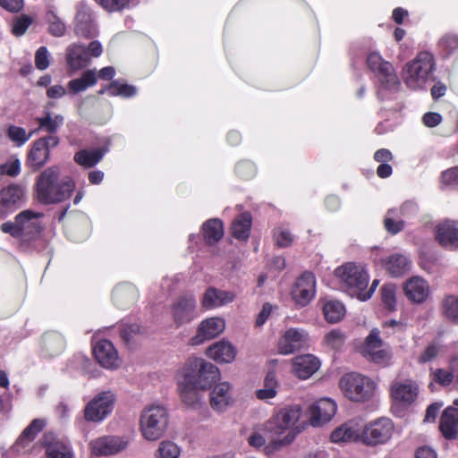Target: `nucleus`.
<instances>
[{"label":"nucleus","instance_id":"c756f323","mask_svg":"<svg viewBox=\"0 0 458 458\" xmlns=\"http://www.w3.org/2000/svg\"><path fill=\"white\" fill-rule=\"evenodd\" d=\"M406 297L415 303H422L429 294V285L420 276H413L406 281L403 286Z\"/></svg>","mask_w":458,"mask_h":458},{"label":"nucleus","instance_id":"c85d7f7f","mask_svg":"<svg viewBox=\"0 0 458 458\" xmlns=\"http://www.w3.org/2000/svg\"><path fill=\"white\" fill-rule=\"evenodd\" d=\"M191 376L182 377L178 380V389L181 399L189 407L197 408L202 399L201 389L192 384Z\"/></svg>","mask_w":458,"mask_h":458},{"label":"nucleus","instance_id":"6ab92c4d","mask_svg":"<svg viewBox=\"0 0 458 458\" xmlns=\"http://www.w3.org/2000/svg\"><path fill=\"white\" fill-rule=\"evenodd\" d=\"M316 294V279L312 273L304 272L294 284L292 297L301 307L308 305Z\"/></svg>","mask_w":458,"mask_h":458},{"label":"nucleus","instance_id":"393cba45","mask_svg":"<svg viewBox=\"0 0 458 458\" xmlns=\"http://www.w3.org/2000/svg\"><path fill=\"white\" fill-rule=\"evenodd\" d=\"M306 331L298 328L288 329L278 342L280 353L287 355L301 349L307 342Z\"/></svg>","mask_w":458,"mask_h":458},{"label":"nucleus","instance_id":"4d7b16f0","mask_svg":"<svg viewBox=\"0 0 458 458\" xmlns=\"http://www.w3.org/2000/svg\"><path fill=\"white\" fill-rule=\"evenodd\" d=\"M274 240L278 247L285 248L293 243V236L287 229L278 227L274 230Z\"/></svg>","mask_w":458,"mask_h":458},{"label":"nucleus","instance_id":"f3484780","mask_svg":"<svg viewBox=\"0 0 458 458\" xmlns=\"http://www.w3.org/2000/svg\"><path fill=\"white\" fill-rule=\"evenodd\" d=\"M419 386L410 378H396L391 386V397L402 406L411 404L418 396Z\"/></svg>","mask_w":458,"mask_h":458},{"label":"nucleus","instance_id":"a878e982","mask_svg":"<svg viewBox=\"0 0 458 458\" xmlns=\"http://www.w3.org/2000/svg\"><path fill=\"white\" fill-rule=\"evenodd\" d=\"M438 243L450 250L458 248V221L445 220L436 227Z\"/></svg>","mask_w":458,"mask_h":458},{"label":"nucleus","instance_id":"dca6fc26","mask_svg":"<svg viewBox=\"0 0 458 458\" xmlns=\"http://www.w3.org/2000/svg\"><path fill=\"white\" fill-rule=\"evenodd\" d=\"M129 438L122 436H104L91 440V452L98 456H109L127 449Z\"/></svg>","mask_w":458,"mask_h":458},{"label":"nucleus","instance_id":"774afa93","mask_svg":"<svg viewBox=\"0 0 458 458\" xmlns=\"http://www.w3.org/2000/svg\"><path fill=\"white\" fill-rule=\"evenodd\" d=\"M441 47L448 53L458 49V36L446 35L440 41Z\"/></svg>","mask_w":458,"mask_h":458},{"label":"nucleus","instance_id":"603ef678","mask_svg":"<svg viewBox=\"0 0 458 458\" xmlns=\"http://www.w3.org/2000/svg\"><path fill=\"white\" fill-rule=\"evenodd\" d=\"M382 301L389 310H395L396 307V286L394 284H386L381 288Z\"/></svg>","mask_w":458,"mask_h":458},{"label":"nucleus","instance_id":"f8f14e48","mask_svg":"<svg viewBox=\"0 0 458 458\" xmlns=\"http://www.w3.org/2000/svg\"><path fill=\"white\" fill-rule=\"evenodd\" d=\"M60 143L58 136H44L35 140L27 156V165L34 171L39 170L50 158V150Z\"/></svg>","mask_w":458,"mask_h":458},{"label":"nucleus","instance_id":"f03ea898","mask_svg":"<svg viewBox=\"0 0 458 458\" xmlns=\"http://www.w3.org/2000/svg\"><path fill=\"white\" fill-rule=\"evenodd\" d=\"M61 175V168L52 165L45 169L37 178V198L40 203L49 205L63 202L69 199L75 189L74 181Z\"/></svg>","mask_w":458,"mask_h":458},{"label":"nucleus","instance_id":"bb28decb","mask_svg":"<svg viewBox=\"0 0 458 458\" xmlns=\"http://www.w3.org/2000/svg\"><path fill=\"white\" fill-rule=\"evenodd\" d=\"M44 426V420L39 419L33 420L13 445L12 450L18 454L28 453V447L33 442L36 436L43 429Z\"/></svg>","mask_w":458,"mask_h":458},{"label":"nucleus","instance_id":"9b49d317","mask_svg":"<svg viewBox=\"0 0 458 458\" xmlns=\"http://www.w3.org/2000/svg\"><path fill=\"white\" fill-rule=\"evenodd\" d=\"M367 64L369 68L377 75L383 88L395 90L400 86L399 79L393 65L384 60L378 53H370L368 55Z\"/></svg>","mask_w":458,"mask_h":458},{"label":"nucleus","instance_id":"49530a36","mask_svg":"<svg viewBox=\"0 0 458 458\" xmlns=\"http://www.w3.org/2000/svg\"><path fill=\"white\" fill-rule=\"evenodd\" d=\"M430 377L431 379L439 384L442 386H448L453 382L455 383L456 379V371L450 369V363L448 364V369H430Z\"/></svg>","mask_w":458,"mask_h":458},{"label":"nucleus","instance_id":"6e6552de","mask_svg":"<svg viewBox=\"0 0 458 458\" xmlns=\"http://www.w3.org/2000/svg\"><path fill=\"white\" fill-rule=\"evenodd\" d=\"M188 376L192 377V384L205 390L219 379L220 372L216 365L202 359H194L185 368L183 377Z\"/></svg>","mask_w":458,"mask_h":458},{"label":"nucleus","instance_id":"79ce46f5","mask_svg":"<svg viewBox=\"0 0 458 458\" xmlns=\"http://www.w3.org/2000/svg\"><path fill=\"white\" fill-rule=\"evenodd\" d=\"M104 155L105 152L101 148L82 149L75 153L73 159L79 165L91 168L102 160Z\"/></svg>","mask_w":458,"mask_h":458},{"label":"nucleus","instance_id":"a19ab883","mask_svg":"<svg viewBox=\"0 0 458 458\" xmlns=\"http://www.w3.org/2000/svg\"><path fill=\"white\" fill-rule=\"evenodd\" d=\"M113 300L117 306L125 308L137 300V291L131 284H120L113 292Z\"/></svg>","mask_w":458,"mask_h":458},{"label":"nucleus","instance_id":"052dcab7","mask_svg":"<svg viewBox=\"0 0 458 458\" xmlns=\"http://www.w3.org/2000/svg\"><path fill=\"white\" fill-rule=\"evenodd\" d=\"M50 55L46 47H40L35 53V66L40 71H44L49 66Z\"/></svg>","mask_w":458,"mask_h":458},{"label":"nucleus","instance_id":"8fccbe9b","mask_svg":"<svg viewBox=\"0 0 458 458\" xmlns=\"http://www.w3.org/2000/svg\"><path fill=\"white\" fill-rule=\"evenodd\" d=\"M443 350L442 344L437 341H433L427 344L421 353L418 356V362L425 364L435 360Z\"/></svg>","mask_w":458,"mask_h":458},{"label":"nucleus","instance_id":"7ed1b4c3","mask_svg":"<svg viewBox=\"0 0 458 458\" xmlns=\"http://www.w3.org/2000/svg\"><path fill=\"white\" fill-rule=\"evenodd\" d=\"M42 217V213L26 209L15 216L14 222L2 224L1 230L23 242L36 241L41 232Z\"/></svg>","mask_w":458,"mask_h":458},{"label":"nucleus","instance_id":"e2e57ef3","mask_svg":"<svg viewBox=\"0 0 458 458\" xmlns=\"http://www.w3.org/2000/svg\"><path fill=\"white\" fill-rule=\"evenodd\" d=\"M21 173V162L14 159L0 165V174H6L12 177L17 176Z\"/></svg>","mask_w":458,"mask_h":458},{"label":"nucleus","instance_id":"72a5a7b5","mask_svg":"<svg viewBox=\"0 0 458 458\" xmlns=\"http://www.w3.org/2000/svg\"><path fill=\"white\" fill-rule=\"evenodd\" d=\"M235 295L232 292L218 290L209 287L204 293L201 304L207 309H214L232 302Z\"/></svg>","mask_w":458,"mask_h":458},{"label":"nucleus","instance_id":"20e7f679","mask_svg":"<svg viewBox=\"0 0 458 458\" xmlns=\"http://www.w3.org/2000/svg\"><path fill=\"white\" fill-rule=\"evenodd\" d=\"M169 424L167 409L161 404L152 403L144 407L140 418V429L145 439L156 441L165 433Z\"/></svg>","mask_w":458,"mask_h":458},{"label":"nucleus","instance_id":"680f3d73","mask_svg":"<svg viewBox=\"0 0 458 458\" xmlns=\"http://www.w3.org/2000/svg\"><path fill=\"white\" fill-rule=\"evenodd\" d=\"M324 341L328 347L337 349L344 344V336L340 331L332 330L325 335Z\"/></svg>","mask_w":458,"mask_h":458},{"label":"nucleus","instance_id":"4468645a","mask_svg":"<svg viewBox=\"0 0 458 458\" xmlns=\"http://www.w3.org/2000/svg\"><path fill=\"white\" fill-rule=\"evenodd\" d=\"M46 451V458H72L73 452L70 441L54 432H47L40 439Z\"/></svg>","mask_w":458,"mask_h":458},{"label":"nucleus","instance_id":"6e6d98bb","mask_svg":"<svg viewBox=\"0 0 458 458\" xmlns=\"http://www.w3.org/2000/svg\"><path fill=\"white\" fill-rule=\"evenodd\" d=\"M7 135L12 141L15 142L18 146H21L29 140L32 132L27 134L23 128L11 125L7 130Z\"/></svg>","mask_w":458,"mask_h":458},{"label":"nucleus","instance_id":"5701e85b","mask_svg":"<svg viewBox=\"0 0 458 458\" xmlns=\"http://www.w3.org/2000/svg\"><path fill=\"white\" fill-rule=\"evenodd\" d=\"M209 403L214 411H225L233 403L231 385L228 382L216 384L210 392Z\"/></svg>","mask_w":458,"mask_h":458},{"label":"nucleus","instance_id":"58836bf2","mask_svg":"<svg viewBox=\"0 0 458 458\" xmlns=\"http://www.w3.org/2000/svg\"><path fill=\"white\" fill-rule=\"evenodd\" d=\"M321 302L323 314L327 322L336 323L344 317L345 308L339 301L324 299Z\"/></svg>","mask_w":458,"mask_h":458},{"label":"nucleus","instance_id":"1a4fd4ad","mask_svg":"<svg viewBox=\"0 0 458 458\" xmlns=\"http://www.w3.org/2000/svg\"><path fill=\"white\" fill-rule=\"evenodd\" d=\"M394 430L393 421L382 417L361 426V443L369 446H376L387 443Z\"/></svg>","mask_w":458,"mask_h":458},{"label":"nucleus","instance_id":"b1692460","mask_svg":"<svg viewBox=\"0 0 458 458\" xmlns=\"http://www.w3.org/2000/svg\"><path fill=\"white\" fill-rule=\"evenodd\" d=\"M93 352L96 360L102 367L109 369L119 367L120 360L117 352L110 341H98L94 346Z\"/></svg>","mask_w":458,"mask_h":458},{"label":"nucleus","instance_id":"2eb2a0df","mask_svg":"<svg viewBox=\"0 0 458 458\" xmlns=\"http://www.w3.org/2000/svg\"><path fill=\"white\" fill-rule=\"evenodd\" d=\"M383 342L379 337V330L373 328L365 339L361 353L368 360L380 365H386L391 359L388 350L383 349Z\"/></svg>","mask_w":458,"mask_h":458},{"label":"nucleus","instance_id":"423d86ee","mask_svg":"<svg viewBox=\"0 0 458 458\" xmlns=\"http://www.w3.org/2000/svg\"><path fill=\"white\" fill-rule=\"evenodd\" d=\"M335 276L340 280L342 287L351 295L357 296L369 284V276L360 264L347 262L335 270Z\"/></svg>","mask_w":458,"mask_h":458},{"label":"nucleus","instance_id":"bf43d9fd","mask_svg":"<svg viewBox=\"0 0 458 458\" xmlns=\"http://www.w3.org/2000/svg\"><path fill=\"white\" fill-rule=\"evenodd\" d=\"M31 23L32 19L28 15L22 14L13 21L12 31L17 37L22 36Z\"/></svg>","mask_w":458,"mask_h":458},{"label":"nucleus","instance_id":"13d9d810","mask_svg":"<svg viewBox=\"0 0 458 458\" xmlns=\"http://www.w3.org/2000/svg\"><path fill=\"white\" fill-rule=\"evenodd\" d=\"M109 13L120 12L129 5L130 0H95Z\"/></svg>","mask_w":458,"mask_h":458},{"label":"nucleus","instance_id":"412c9836","mask_svg":"<svg viewBox=\"0 0 458 458\" xmlns=\"http://www.w3.org/2000/svg\"><path fill=\"white\" fill-rule=\"evenodd\" d=\"M75 32L85 38H92L98 32L92 12L87 3L83 1L76 5Z\"/></svg>","mask_w":458,"mask_h":458},{"label":"nucleus","instance_id":"c03bdc74","mask_svg":"<svg viewBox=\"0 0 458 458\" xmlns=\"http://www.w3.org/2000/svg\"><path fill=\"white\" fill-rule=\"evenodd\" d=\"M251 226V216L249 213H242L236 217L232 225L233 235L238 240L248 239Z\"/></svg>","mask_w":458,"mask_h":458},{"label":"nucleus","instance_id":"473e14b6","mask_svg":"<svg viewBox=\"0 0 458 458\" xmlns=\"http://www.w3.org/2000/svg\"><path fill=\"white\" fill-rule=\"evenodd\" d=\"M319 367V360L311 354L301 355L293 360V372L301 379L312 376Z\"/></svg>","mask_w":458,"mask_h":458},{"label":"nucleus","instance_id":"69168bd1","mask_svg":"<svg viewBox=\"0 0 458 458\" xmlns=\"http://www.w3.org/2000/svg\"><path fill=\"white\" fill-rule=\"evenodd\" d=\"M139 334H141V327L137 324L124 325L121 329V336L127 343Z\"/></svg>","mask_w":458,"mask_h":458},{"label":"nucleus","instance_id":"aec40b11","mask_svg":"<svg viewBox=\"0 0 458 458\" xmlns=\"http://www.w3.org/2000/svg\"><path fill=\"white\" fill-rule=\"evenodd\" d=\"M225 327L224 319L209 318L203 320L198 327L196 335L191 338V345H199L205 341L211 340L219 335Z\"/></svg>","mask_w":458,"mask_h":458},{"label":"nucleus","instance_id":"ea45409f","mask_svg":"<svg viewBox=\"0 0 458 458\" xmlns=\"http://www.w3.org/2000/svg\"><path fill=\"white\" fill-rule=\"evenodd\" d=\"M98 81V75L95 70H87L80 78L68 82V89L74 94L85 91L88 88L94 86Z\"/></svg>","mask_w":458,"mask_h":458},{"label":"nucleus","instance_id":"a18cd8bd","mask_svg":"<svg viewBox=\"0 0 458 458\" xmlns=\"http://www.w3.org/2000/svg\"><path fill=\"white\" fill-rule=\"evenodd\" d=\"M277 380L274 372L267 373L264 386L256 391V396L259 400L272 399L276 395Z\"/></svg>","mask_w":458,"mask_h":458},{"label":"nucleus","instance_id":"7c9ffc66","mask_svg":"<svg viewBox=\"0 0 458 458\" xmlns=\"http://www.w3.org/2000/svg\"><path fill=\"white\" fill-rule=\"evenodd\" d=\"M206 354L217 362L230 363L235 359L236 349L230 342L223 339L210 345Z\"/></svg>","mask_w":458,"mask_h":458},{"label":"nucleus","instance_id":"f704fd0d","mask_svg":"<svg viewBox=\"0 0 458 458\" xmlns=\"http://www.w3.org/2000/svg\"><path fill=\"white\" fill-rule=\"evenodd\" d=\"M36 122L38 124L36 131H42L47 132V136H57V131L64 123V117L60 114H54L46 109L42 116L36 118Z\"/></svg>","mask_w":458,"mask_h":458},{"label":"nucleus","instance_id":"2f4dec72","mask_svg":"<svg viewBox=\"0 0 458 458\" xmlns=\"http://www.w3.org/2000/svg\"><path fill=\"white\" fill-rule=\"evenodd\" d=\"M65 58L68 67L72 71H78L86 67L89 62L86 47L80 44H72L67 47L65 51Z\"/></svg>","mask_w":458,"mask_h":458},{"label":"nucleus","instance_id":"4be33fe9","mask_svg":"<svg viewBox=\"0 0 458 458\" xmlns=\"http://www.w3.org/2000/svg\"><path fill=\"white\" fill-rule=\"evenodd\" d=\"M336 412V403L328 398L320 399L312 403L309 409V422L318 427L329 421Z\"/></svg>","mask_w":458,"mask_h":458},{"label":"nucleus","instance_id":"39448f33","mask_svg":"<svg viewBox=\"0 0 458 458\" xmlns=\"http://www.w3.org/2000/svg\"><path fill=\"white\" fill-rule=\"evenodd\" d=\"M435 69V60L431 53L420 52L403 70V80L411 89H423Z\"/></svg>","mask_w":458,"mask_h":458},{"label":"nucleus","instance_id":"864d4df0","mask_svg":"<svg viewBox=\"0 0 458 458\" xmlns=\"http://www.w3.org/2000/svg\"><path fill=\"white\" fill-rule=\"evenodd\" d=\"M137 89L134 86L122 84L118 81H113L107 86V94L110 96L132 97L136 94Z\"/></svg>","mask_w":458,"mask_h":458},{"label":"nucleus","instance_id":"f257e3e1","mask_svg":"<svg viewBox=\"0 0 458 458\" xmlns=\"http://www.w3.org/2000/svg\"><path fill=\"white\" fill-rule=\"evenodd\" d=\"M301 413L300 405L286 406L277 410L264 423V431L273 438L265 447L266 454L270 455L293 442L301 431L297 425Z\"/></svg>","mask_w":458,"mask_h":458},{"label":"nucleus","instance_id":"09e8293b","mask_svg":"<svg viewBox=\"0 0 458 458\" xmlns=\"http://www.w3.org/2000/svg\"><path fill=\"white\" fill-rule=\"evenodd\" d=\"M443 314L452 322L458 324V296L448 295L442 301Z\"/></svg>","mask_w":458,"mask_h":458},{"label":"nucleus","instance_id":"9d476101","mask_svg":"<svg viewBox=\"0 0 458 458\" xmlns=\"http://www.w3.org/2000/svg\"><path fill=\"white\" fill-rule=\"evenodd\" d=\"M115 394L112 391H103L96 394L85 406L84 419L88 422L99 423L113 411Z\"/></svg>","mask_w":458,"mask_h":458},{"label":"nucleus","instance_id":"3c124183","mask_svg":"<svg viewBox=\"0 0 458 458\" xmlns=\"http://www.w3.org/2000/svg\"><path fill=\"white\" fill-rule=\"evenodd\" d=\"M180 454L181 449L175 443L165 440L159 444L156 456L158 458H178Z\"/></svg>","mask_w":458,"mask_h":458},{"label":"nucleus","instance_id":"ddd939ff","mask_svg":"<svg viewBox=\"0 0 458 458\" xmlns=\"http://www.w3.org/2000/svg\"><path fill=\"white\" fill-rule=\"evenodd\" d=\"M171 315L176 327L191 323L199 317L196 298L191 294L177 298L171 306Z\"/></svg>","mask_w":458,"mask_h":458},{"label":"nucleus","instance_id":"338daca9","mask_svg":"<svg viewBox=\"0 0 458 458\" xmlns=\"http://www.w3.org/2000/svg\"><path fill=\"white\" fill-rule=\"evenodd\" d=\"M442 181L446 185L458 188V166L445 171L442 174Z\"/></svg>","mask_w":458,"mask_h":458},{"label":"nucleus","instance_id":"de8ad7c7","mask_svg":"<svg viewBox=\"0 0 458 458\" xmlns=\"http://www.w3.org/2000/svg\"><path fill=\"white\" fill-rule=\"evenodd\" d=\"M384 226L392 234H396L403 229L404 223L400 218L396 208H391L387 211L384 219Z\"/></svg>","mask_w":458,"mask_h":458},{"label":"nucleus","instance_id":"4c0bfd02","mask_svg":"<svg viewBox=\"0 0 458 458\" xmlns=\"http://www.w3.org/2000/svg\"><path fill=\"white\" fill-rule=\"evenodd\" d=\"M65 346L64 336L55 331L46 333L42 337V348L51 357L60 354Z\"/></svg>","mask_w":458,"mask_h":458},{"label":"nucleus","instance_id":"cd10ccee","mask_svg":"<svg viewBox=\"0 0 458 458\" xmlns=\"http://www.w3.org/2000/svg\"><path fill=\"white\" fill-rule=\"evenodd\" d=\"M334 443L361 442V425L356 420H350L336 428L331 433Z\"/></svg>","mask_w":458,"mask_h":458},{"label":"nucleus","instance_id":"5fc2aeb1","mask_svg":"<svg viewBox=\"0 0 458 458\" xmlns=\"http://www.w3.org/2000/svg\"><path fill=\"white\" fill-rule=\"evenodd\" d=\"M47 21L48 22V31L54 37H62L65 33L66 27L64 23L54 12L47 13Z\"/></svg>","mask_w":458,"mask_h":458},{"label":"nucleus","instance_id":"0eeeda50","mask_svg":"<svg viewBox=\"0 0 458 458\" xmlns=\"http://www.w3.org/2000/svg\"><path fill=\"white\" fill-rule=\"evenodd\" d=\"M339 385L344 395L354 402L369 400L376 390L375 382L359 373H349L343 376Z\"/></svg>","mask_w":458,"mask_h":458},{"label":"nucleus","instance_id":"c9c22d12","mask_svg":"<svg viewBox=\"0 0 458 458\" xmlns=\"http://www.w3.org/2000/svg\"><path fill=\"white\" fill-rule=\"evenodd\" d=\"M440 430L445 438L453 439L458 435V409L449 406L441 416Z\"/></svg>","mask_w":458,"mask_h":458},{"label":"nucleus","instance_id":"e433bc0d","mask_svg":"<svg viewBox=\"0 0 458 458\" xmlns=\"http://www.w3.org/2000/svg\"><path fill=\"white\" fill-rule=\"evenodd\" d=\"M385 269L393 276H402L411 267V261L408 257L403 254H393L383 260Z\"/></svg>","mask_w":458,"mask_h":458},{"label":"nucleus","instance_id":"0e129e2a","mask_svg":"<svg viewBox=\"0 0 458 458\" xmlns=\"http://www.w3.org/2000/svg\"><path fill=\"white\" fill-rule=\"evenodd\" d=\"M255 172V166L250 161H242L236 165V174L243 179H250L253 177Z\"/></svg>","mask_w":458,"mask_h":458},{"label":"nucleus","instance_id":"37998d69","mask_svg":"<svg viewBox=\"0 0 458 458\" xmlns=\"http://www.w3.org/2000/svg\"><path fill=\"white\" fill-rule=\"evenodd\" d=\"M203 234L208 244H214L218 242L224 235L222 221L214 218L205 222L202 225Z\"/></svg>","mask_w":458,"mask_h":458},{"label":"nucleus","instance_id":"a211bd4d","mask_svg":"<svg viewBox=\"0 0 458 458\" xmlns=\"http://www.w3.org/2000/svg\"><path fill=\"white\" fill-rule=\"evenodd\" d=\"M26 192L19 184H10L0 191V215L5 216L18 209L25 202Z\"/></svg>","mask_w":458,"mask_h":458}]
</instances>
